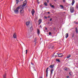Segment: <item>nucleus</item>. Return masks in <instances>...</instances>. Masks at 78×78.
<instances>
[{
	"instance_id": "11",
	"label": "nucleus",
	"mask_w": 78,
	"mask_h": 78,
	"mask_svg": "<svg viewBox=\"0 0 78 78\" xmlns=\"http://www.w3.org/2000/svg\"><path fill=\"white\" fill-rule=\"evenodd\" d=\"M37 33L38 35H39V34H40V30H39V29H37Z\"/></svg>"
},
{
	"instance_id": "22",
	"label": "nucleus",
	"mask_w": 78,
	"mask_h": 78,
	"mask_svg": "<svg viewBox=\"0 0 78 78\" xmlns=\"http://www.w3.org/2000/svg\"><path fill=\"white\" fill-rule=\"evenodd\" d=\"M60 7H62V8L63 9L64 8V7H63V6L62 5H60Z\"/></svg>"
},
{
	"instance_id": "36",
	"label": "nucleus",
	"mask_w": 78,
	"mask_h": 78,
	"mask_svg": "<svg viewBox=\"0 0 78 78\" xmlns=\"http://www.w3.org/2000/svg\"><path fill=\"white\" fill-rule=\"evenodd\" d=\"M69 76H66V77L67 78H69Z\"/></svg>"
},
{
	"instance_id": "24",
	"label": "nucleus",
	"mask_w": 78,
	"mask_h": 78,
	"mask_svg": "<svg viewBox=\"0 0 78 78\" xmlns=\"http://www.w3.org/2000/svg\"><path fill=\"white\" fill-rule=\"evenodd\" d=\"M26 54H27V52H28V50H26Z\"/></svg>"
},
{
	"instance_id": "29",
	"label": "nucleus",
	"mask_w": 78,
	"mask_h": 78,
	"mask_svg": "<svg viewBox=\"0 0 78 78\" xmlns=\"http://www.w3.org/2000/svg\"><path fill=\"white\" fill-rule=\"evenodd\" d=\"M51 7V8H55V7L53 5H52Z\"/></svg>"
},
{
	"instance_id": "16",
	"label": "nucleus",
	"mask_w": 78,
	"mask_h": 78,
	"mask_svg": "<svg viewBox=\"0 0 78 78\" xmlns=\"http://www.w3.org/2000/svg\"><path fill=\"white\" fill-rule=\"evenodd\" d=\"M70 56H71V55H70V54L69 55V56L67 57V59H69V58H70Z\"/></svg>"
},
{
	"instance_id": "21",
	"label": "nucleus",
	"mask_w": 78,
	"mask_h": 78,
	"mask_svg": "<svg viewBox=\"0 0 78 78\" xmlns=\"http://www.w3.org/2000/svg\"><path fill=\"white\" fill-rule=\"evenodd\" d=\"M16 4H18V3H19V0H16Z\"/></svg>"
},
{
	"instance_id": "46",
	"label": "nucleus",
	"mask_w": 78,
	"mask_h": 78,
	"mask_svg": "<svg viewBox=\"0 0 78 78\" xmlns=\"http://www.w3.org/2000/svg\"><path fill=\"white\" fill-rule=\"evenodd\" d=\"M54 1H55V2H56V0H54Z\"/></svg>"
},
{
	"instance_id": "1",
	"label": "nucleus",
	"mask_w": 78,
	"mask_h": 78,
	"mask_svg": "<svg viewBox=\"0 0 78 78\" xmlns=\"http://www.w3.org/2000/svg\"><path fill=\"white\" fill-rule=\"evenodd\" d=\"M20 9V7L19 6L14 11V12L15 14H18L19 13V9Z\"/></svg>"
},
{
	"instance_id": "10",
	"label": "nucleus",
	"mask_w": 78,
	"mask_h": 78,
	"mask_svg": "<svg viewBox=\"0 0 78 78\" xmlns=\"http://www.w3.org/2000/svg\"><path fill=\"white\" fill-rule=\"evenodd\" d=\"M74 3H75V0H72V3H71V5L72 6L74 5Z\"/></svg>"
},
{
	"instance_id": "34",
	"label": "nucleus",
	"mask_w": 78,
	"mask_h": 78,
	"mask_svg": "<svg viewBox=\"0 0 78 78\" xmlns=\"http://www.w3.org/2000/svg\"><path fill=\"white\" fill-rule=\"evenodd\" d=\"M44 18H45V19H47V17H46V16H44Z\"/></svg>"
},
{
	"instance_id": "49",
	"label": "nucleus",
	"mask_w": 78,
	"mask_h": 78,
	"mask_svg": "<svg viewBox=\"0 0 78 78\" xmlns=\"http://www.w3.org/2000/svg\"><path fill=\"white\" fill-rule=\"evenodd\" d=\"M55 56H56V55H55Z\"/></svg>"
},
{
	"instance_id": "37",
	"label": "nucleus",
	"mask_w": 78,
	"mask_h": 78,
	"mask_svg": "<svg viewBox=\"0 0 78 78\" xmlns=\"http://www.w3.org/2000/svg\"><path fill=\"white\" fill-rule=\"evenodd\" d=\"M45 30H47V27H45Z\"/></svg>"
},
{
	"instance_id": "9",
	"label": "nucleus",
	"mask_w": 78,
	"mask_h": 78,
	"mask_svg": "<svg viewBox=\"0 0 78 78\" xmlns=\"http://www.w3.org/2000/svg\"><path fill=\"white\" fill-rule=\"evenodd\" d=\"M13 37L15 39H16V38H17V35L16 34H14L13 35Z\"/></svg>"
},
{
	"instance_id": "47",
	"label": "nucleus",
	"mask_w": 78,
	"mask_h": 78,
	"mask_svg": "<svg viewBox=\"0 0 78 78\" xmlns=\"http://www.w3.org/2000/svg\"><path fill=\"white\" fill-rule=\"evenodd\" d=\"M57 55H59V54H58V53H57Z\"/></svg>"
},
{
	"instance_id": "18",
	"label": "nucleus",
	"mask_w": 78,
	"mask_h": 78,
	"mask_svg": "<svg viewBox=\"0 0 78 78\" xmlns=\"http://www.w3.org/2000/svg\"><path fill=\"white\" fill-rule=\"evenodd\" d=\"M44 5L46 6H47V2H45V3H44Z\"/></svg>"
},
{
	"instance_id": "25",
	"label": "nucleus",
	"mask_w": 78,
	"mask_h": 78,
	"mask_svg": "<svg viewBox=\"0 0 78 78\" xmlns=\"http://www.w3.org/2000/svg\"><path fill=\"white\" fill-rule=\"evenodd\" d=\"M62 1H63V3H65L66 2V0H62Z\"/></svg>"
},
{
	"instance_id": "7",
	"label": "nucleus",
	"mask_w": 78,
	"mask_h": 78,
	"mask_svg": "<svg viewBox=\"0 0 78 78\" xmlns=\"http://www.w3.org/2000/svg\"><path fill=\"white\" fill-rule=\"evenodd\" d=\"M49 69V68H48V67L47 68L46 71V76H48V69Z\"/></svg>"
},
{
	"instance_id": "45",
	"label": "nucleus",
	"mask_w": 78,
	"mask_h": 78,
	"mask_svg": "<svg viewBox=\"0 0 78 78\" xmlns=\"http://www.w3.org/2000/svg\"><path fill=\"white\" fill-rule=\"evenodd\" d=\"M41 25L40 26V28H41Z\"/></svg>"
},
{
	"instance_id": "20",
	"label": "nucleus",
	"mask_w": 78,
	"mask_h": 78,
	"mask_svg": "<svg viewBox=\"0 0 78 78\" xmlns=\"http://www.w3.org/2000/svg\"><path fill=\"white\" fill-rule=\"evenodd\" d=\"M56 61H57V62H60V60L59 59H56Z\"/></svg>"
},
{
	"instance_id": "31",
	"label": "nucleus",
	"mask_w": 78,
	"mask_h": 78,
	"mask_svg": "<svg viewBox=\"0 0 78 78\" xmlns=\"http://www.w3.org/2000/svg\"><path fill=\"white\" fill-rule=\"evenodd\" d=\"M52 4L51 3H50V6H51H51L52 5Z\"/></svg>"
},
{
	"instance_id": "27",
	"label": "nucleus",
	"mask_w": 78,
	"mask_h": 78,
	"mask_svg": "<svg viewBox=\"0 0 78 78\" xmlns=\"http://www.w3.org/2000/svg\"><path fill=\"white\" fill-rule=\"evenodd\" d=\"M65 70L67 71V68H65Z\"/></svg>"
},
{
	"instance_id": "19",
	"label": "nucleus",
	"mask_w": 78,
	"mask_h": 78,
	"mask_svg": "<svg viewBox=\"0 0 78 78\" xmlns=\"http://www.w3.org/2000/svg\"><path fill=\"white\" fill-rule=\"evenodd\" d=\"M36 38H35L34 41V42H35V44H36Z\"/></svg>"
},
{
	"instance_id": "26",
	"label": "nucleus",
	"mask_w": 78,
	"mask_h": 78,
	"mask_svg": "<svg viewBox=\"0 0 78 78\" xmlns=\"http://www.w3.org/2000/svg\"><path fill=\"white\" fill-rule=\"evenodd\" d=\"M76 9H78V5H76Z\"/></svg>"
},
{
	"instance_id": "6",
	"label": "nucleus",
	"mask_w": 78,
	"mask_h": 78,
	"mask_svg": "<svg viewBox=\"0 0 78 78\" xmlns=\"http://www.w3.org/2000/svg\"><path fill=\"white\" fill-rule=\"evenodd\" d=\"M58 56L59 58H62V56H63V55H62V54L60 53L58 55Z\"/></svg>"
},
{
	"instance_id": "39",
	"label": "nucleus",
	"mask_w": 78,
	"mask_h": 78,
	"mask_svg": "<svg viewBox=\"0 0 78 78\" xmlns=\"http://www.w3.org/2000/svg\"><path fill=\"white\" fill-rule=\"evenodd\" d=\"M54 47V46H53L52 48H51L52 49H53V47Z\"/></svg>"
},
{
	"instance_id": "13",
	"label": "nucleus",
	"mask_w": 78,
	"mask_h": 78,
	"mask_svg": "<svg viewBox=\"0 0 78 78\" xmlns=\"http://www.w3.org/2000/svg\"><path fill=\"white\" fill-rule=\"evenodd\" d=\"M66 36L65 37L67 39V37H69V34L68 33H66Z\"/></svg>"
},
{
	"instance_id": "2",
	"label": "nucleus",
	"mask_w": 78,
	"mask_h": 78,
	"mask_svg": "<svg viewBox=\"0 0 78 78\" xmlns=\"http://www.w3.org/2000/svg\"><path fill=\"white\" fill-rule=\"evenodd\" d=\"M26 4L27 3H24L23 5H20L19 6V7H20V9H23L25 8V6Z\"/></svg>"
},
{
	"instance_id": "40",
	"label": "nucleus",
	"mask_w": 78,
	"mask_h": 78,
	"mask_svg": "<svg viewBox=\"0 0 78 78\" xmlns=\"http://www.w3.org/2000/svg\"><path fill=\"white\" fill-rule=\"evenodd\" d=\"M69 75H70V74H71V73H70V72H69Z\"/></svg>"
},
{
	"instance_id": "4",
	"label": "nucleus",
	"mask_w": 78,
	"mask_h": 78,
	"mask_svg": "<svg viewBox=\"0 0 78 78\" xmlns=\"http://www.w3.org/2000/svg\"><path fill=\"white\" fill-rule=\"evenodd\" d=\"M20 9V13L21 15H22V14L24 13V11L23 10V9Z\"/></svg>"
},
{
	"instance_id": "41",
	"label": "nucleus",
	"mask_w": 78,
	"mask_h": 78,
	"mask_svg": "<svg viewBox=\"0 0 78 78\" xmlns=\"http://www.w3.org/2000/svg\"><path fill=\"white\" fill-rule=\"evenodd\" d=\"M48 14H50V12H48Z\"/></svg>"
},
{
	"instance_id": "30",
	"label": "nucleus",
	"mask_w": 78,
	"mask_h": 78,
	"mask_svg": "<svg viewBox=\"0 0 78 78\" xmlns=\"http://www.w3.org/2000/svg\"><path fill=\"white\" fill-rule=\"evenodd\" d=\"M47 3H49V0H46Z\"/></svg>"
},
{
	"instance_id": "42",
	"label": "nucleus",
	"mask_w": 78,
	"mask_h": 78,
	"mask_svg": "<svg viewBox=\"0 0 78 78\" xmlns=\"http://www.w3.org/2000/svg\"><path fill=\"white\" fill-rule=\"evenodd\" d=\"M40 24H41V23H39L38 25H40Z\"/></svg>"
},
{
	"instance_id": "23",
	"label": "nucleus",
	"mask_w": 78,
	"mask_h": 78,
	"mask_svg": "<svg viewBox=\"0 0 78 78\" xmlns=\"http://www.w3.org/2000/svg\"><path fill=\"white\" fill-rule=\"evenodd\" d=\"M31 64L33 66H34V65L33 64V62H31Z\"/></svg>"
},
{
	"instance_id": "33",
	"label": "nucleus",
	"mask_w": 78,
	"mask_h": 78,
	"mask_svg": "<svg viewBox=\"0 0 78 78\" xmlns=\"http://www.w3.org/2000/svg\"><path fill=\"white\" fill-rule=\"evenodd\" d=\"M52 20V19L51 18L50 20V21H51Z\"/></svg>"
},
{
	"instance_id": "35",
	"label": "nucleus",
	"mask_w": 78,
	"mask_h": 78,
	"mask_svg": "<svg viewBox=\"0 0 78 78\" xmlns=\"http://www.w3.org/2000/svg\"><path fill=\"white\" fill-rule=\"evenodd\" d=\"M27 0H25L24 2H26V3H27Z\"/></svg>"
},
{
	"instance_id": "5",
	"label": "nucleus",
	"mask_w": 78,
	"mask_h": 78,
	"mask_svg": "<svg viewBox=\"0 0 78 78\" xmlns=\"http://www.w3.org/2000/svg\"><path fill=\"white\" fill-rule=\"evenodd\" d=\"M31 13H32L33 16H34V13H35V11L34 9H32V10Z\"/></svg>"
},
{
	"instance_id": "3",
	"label": "nucleus",
	"mask_w": 78,
	"mask_h": 78,
	"mask_svg": "<svg viewBox=\"0 0 78 78\" xmlns=\"http://www.w3.org/2000/svg\"><path fill=\"white\" fill-rule=\"evenodd\" d=\"M70 12H74V7H70Z\"/></svg>"
},
{
	"instance_id": "43",
	"label": "nucleus",
	"mask_w": 78,
	"mask_h": 78,
	"mask_svg": "<svg viewBox=\"0 0 78 78\" xmlns=\"http://www.w3.org/2000/svg\"><path fill=\"white\" fill-rule=\"evenodd\" d=\"M31 28H32V26H31V27H30V29H31Z\"/></svg>"
},
{
	"instance_id": "28",
	"label": "nucleus",
	"mask_w": 78,
	"mask_h": 78,
	"mask_svg": "<svg viewBox=\"0 0 78 78\" xmlns=\"http://www.w3.org/2000/svg\"><path fill=\"white\" fill-rule=\"evenodd\" d=\"M49 35H51V33L50 32H49Z\"/></svg>"
},
{
	"instance_id": "12",
	"label": "nucleus",
	"mask_w": 78,
	"mask_h": 78,
	"mask_svg": "<svg viewBox=\"0 0 78 78\" xmlns=\"http://www.w3.org/2000/svg\"><path fill=\"white\" fill-rule=\"evenodd\" d=\"M30 24V21L27 22L26 23V25L27 26H28Z\"/></svg>"
},
{
	"instance_id": "17",
	"label": "nucleus",
	"mask_w": 78,
	"mask_h": 78,
	"mask_svg": "<svg viewBox=\"0 0 78 78\" xmlns=\"http://www.w3.org/2000/svg\"><path fill=\"white\" fill-rule=\"evenodd\" d=\"M76 33H78V30H77V28L76 27Z\"/></svg>"
},
{
	"instance_id": "8",
	"label": "nucleus",
	"mask_w": 78,
	"mask_h": 78,
	"mask_svg": "<svg viewBox=\"0 0 78 78\" xmlns=\"http://www.w3.org/2000/svg\"><path fill=\"white\" fill-rule=\"evenodd\" d=\"M54 66L55 65H51L49 66V67L51 69H53Z\"/></svg>"
},
{
	"instance_id": "15",
	"label": "nucleus",
	"mask_w": 78,
	"mask_h": 78,
	"mask_svg": "<svg viewBox=\"0 0 78 78\" xmlns=\"http://www.w3.org/2000/svg\"><path fill=\"white\" fill-rule=\"evenodd\" d=\"M38 22L39 23H42V20H41V19H39L38 21Z\"/></svg>"
},
{
	"instance_id": "48",
	"label": "nucleus",
	"mask_w": 78,
	"mask_h": 78,
	"mask_svg": "<svg viewBox=\"0 0 78 78\" xmlns=\"http://www.w3.org/2000/svg\"><path fill=\"white\" fill-rule=\"evenodd\" d=\"M55 53H54V55H55Z\"/></svg>"
},
{
	"instance_id": "14",
	"label": "nucleus",
	"mask_w": 78,
	"mask_h": 78,
	"mask_svg": "<svg viewBox=\"0 0 78 78\" xmlns=\"http://www.w3.org/2000/svg\"><path fill=\"white\" fill-rule=\"evenodd\" d=\"M53 70H54L53 69H51V70L50 75H52V74L53 73Z\"/></svg>"
},
{
	"instance_id": "38",
	"label": "nucleus",
	"mask_w": 78,
	"mask_h": 78,
	"mask_svg": "<svg viewBox=\"0 0 78 78\" xmlns=\"http://www.w3.org/2000/svg\"><path fill=\"white\" fill-rule=\"evenodd\" d=\"M76 24H78V22H76V23H75Z\"/></svg>"
},
{
	"instance_id": "44",
	"label": "nucleus",
	"mask_w": 78,
	"mask_h": 78,
	"mask_svg": "<svg viewBox=\"0 0 78 78\" xmlns=\"http://www.w3.org/2000/svg\"><path fill=\"white\" fill-rule=\"evenodd\" d=\"M50 16H48V18H50Z\"/></svg>"
},
{
	"instance_id": "32",
	"label": "nucleus",
	"mask_w": 78,
	"mask_h": 78,
	"mask_svg": "<svg viewBox=\"0 0 78 78\" xmlns=\"http://www.w3.org/2000/svg\"><path fill=\"white\" fill-rule=\"evenodd\" d=\"M74 37V34H73L72 37Z\"/></svg>"
}]
</instances>
